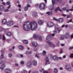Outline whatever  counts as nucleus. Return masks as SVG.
<instances>
[{
	"label": "nucleus",
	"mask_w": 73,
	"mask_h": 73,
	"mask_svg": "<svg viewBox=\"0 0 73 73\" xmlns=\"http://www.w3.org/2000/svg\"><path fill=\"white\" fill-rule=\"evenodd\" d=\"M72 21V19H71L69 21H68V23H69L71 22Z\"/></svg>",
	"instance_id": "de8ad7c7"
},
{
	"label": "nucleus",
	"mask_w": 73,
	"mask_h": 73,
	"mask_svg": "<svg viewBox=\"0 0 73 73\" xmlns=\"http://www.w3.org/2000/svg\"><path fill=\"white\" fill-rule=\"evenodd\" d=\"M46 14H47L48 15H50L52 14V11H51L50 12H48L46 13Z\"/></svg>",
	"instance_id": "c756f323"
},
{
	"label": "nucleus",
	"mask_w": 73,
	"mask_h": 73,
	"mask_svg": "<svg viewBox=\"0 0 73 73\" xmlns=\"http://www.w3.org/2000/svg\"><path fill=\"white\" fill-rule=\"evenodd\" d=\"M6 4L8 5H9L8 7H7L8 9H9V8L11 7V5H10V2L8 1L7 3Z\"/></svg>",
	"instance_id": "4be33fe9"
},
{
	"label": "nucleus",
	"mask_w": 73,
	"mask_h": 73,
	"mask_svg": "<svg viewBox=\"0 0 73 73\" xmlns=\"http://www.w3.org/2000/svg\"><path fill=\"white\" fill-rule=\"evenodd\" d=\"M47 25L48 27H52L54 25V24L52 22H49L47 23Z\"/></svg>",
	"instance_id": "1a4fd4ad"
},
{
	"label": "nucleus",
	"mask_w": 73,
	"mask_h": 73,
	"mask_svg": "<svg viewBox=\"0 0 73 73\" xmlns=\"http://www.w3.org/2000/svg\"><path fill=\"white\" fill-rule=\"evenodd\" d=\"M5 72L6 73H11V70L9 68H7L5 70Z\"/></svg>",
	"instance_id": "f8f14e48"
},
{
	"label": "nucleus",
	"mask_w": 73,
	"mask_h": 73,
	"mask_svg": "<svg viewBox=\"0 0 73 73\" xmlns=\"http://www.w3.org/2000/svg\"><path fill=\"white\" fill-rule=\"evenodd\" d=\"M7 26H11L13 24V23L12 21H9L7 23Z\"/></svg>",
	"instance_id": "9d476101"
},
{
	"label": "nucleus",
	"mask_w": 73,
	"mask_h": 73,
	"mask_svg": "<svg viewBox=\"0 0 73 73\" xmlns=\"http://www.w3.org/2000/svg\"><path fill=\"white\" fill-rule=\"evenodd\" d=\"M38 6V4H36L35 5V7H37Z\"/></svg>",
	"instance_id": "0e129e2a"
},
{
	"label": "nucleus",
	"mask_w": 73,
	"mask_h": 73,
	"mask_svg": "<svg viewBox=\"0 0 73 73\" xmlns=\"http://www.w3.org/2000/svg\"><path fill=\"white\" fill-rule=\"evenodd\" d=\"M71 17V16L70 15H67V19H68L69 18H70Z\"/></svg>",
	"instance_id": "4c0bfd02"
},
{
	"label": "nucleus",
	"mask_w": 73,
	"mask_h": 73,
	"mask_svg": "<svg viewBox=\"0 0 73 73\" xmlns=\"http://www.w3.org/2000/svg\"><path fill=\"white\" fill-rule=\"evenodd\" d=\"M43 73H48V72L44 71L43 72Z\"/></svg>",
	"instance_id": "680f3d73"
},
{
	"label": "nucleus",
	"mask_w": 73,
	"mask_h": 73,
	"mask_svg": "<svg viewBox=\"0 0 73 73\" xmlns=\"http://www.w3.org/2000/svg\"><path fill=\"white\" fill-rule=\"evenodd\" d=\"M2 4H3V5H6L5 3L4 2H2Z\"/></svg>",
	"instance_id": "4d7b16f0"
},
{
	"label": "nucleus",
	"mask_w": 73,
	"mask_h": 73,
	"mask_svg": "<svg viewBox=\"0 0 73 73\" xmlns=\"http://www.w3.org/2000/svg\"><path fill=\"white\" fill-rule=\"evenodd\" d=\"M4 9V7L3 5H1L0 6V10L2 11H3Z\"/></svg>",
	"instance_id": "5701e85b"
},
{
	"label": "nucleus",
	"mask_w": 73,
	"mask_h": 73,
	"mask_svg": "<svg viewBox=\"0 0 73 73\" xmlns=\"http://www.w3.org/2000/svg\"><path fill=\"white\" fill-rule=\"evenodd\" d=\"M58 10H59V11L60 12H61V11H62L61 9H60V8L58 7L56 8L55 9V11L57 12V11H58Z\"/></svg>",
	"instance_id": "a878e982"
},
{
	"label": "nucleus",
	"mask_w": 73,
	"mask_h": 73,
	"mask_svg": "<svg viewBox=\"0 0 73 73\" xmlns=\"http://www.w3.org/2000/svg\"><path fill=\"white\" fill-rule=\"evenodd\" d=\"M5 12H8V11H9V10L8 9H5L4 11Z\"/></svg>",
	"instance_id": "3c124183"
},
{
	"label": "nucleus",
	"mask_w": 73,
	"mask_h": 73,
	"mask_svg": "<svg viewBox=\"0 0 73 73\" xmlns=\"http://www.w3.org/2000/svg\"><path fill=\"white\" fill-rule=\"evenodd\" d=\"M71 38H73V35H72L71 36Z\"/></svg>",
	"instance_id": "774afa93"
},
{
	"label": "nucleus",
	"mask_w": 73,
	"mask_h": 73,
	"mask_svg": "<svg viewBox=\"0 0 73 73\" xmlns=\"http://www.w3.org/2000/svg\"><path fill=\"white\" fill-rule=\"evenodd\" d=\"M45 61H46V65H47V64H50V62L49 61V59H48V57H46L45 58Z\"/></svg>",
	"instance_id": "9b49d317"
},
{
	"label": "nucleus",
	"mask_w": 73,
	"mask_h": 73,
	"mask_svg": "<svg viewBox=\"0 0 73 73\" xmlns=\"http://www.w3.org/2000/svg\"><path fill=\"white\" fill-rule=\"evenodd\" d=\"M60 40H64V36H62L60 38Z\"/></svg>",
	"instance_id": "f704fd0d"
},
{
	"label": "nucleus",
	"mask_w": 73,
	"mask_h": 73,
	"mask_svg": "<svg viewBox=\"0 0 73 73\" xmlns=\"http://www.w3.org/2000/svg\"><path fill=\"white\" fill-rule=\"evenodd\" d=\"M54 28V29L55 30L57 29V31H58V33H59V32H60L62 29H61V27L59 26L58 27V25H57L55 26Z\"/></svg>",
	"instance_id": "20e7f679"
},
{
	"label": "nucleus",
	"mask_w": 73,
	"mask_h": 73,
	"mask_svg": "<svg viewBox=\"0 0 73 73\" xmlns=\"http://www.w3.org/2000/svg\"><path fill=\"white\" fill-rule=\"evenodd\" d=\"M63 58H66V56L65 55H64L63 56Z\"/></svg>",
	"instance_id": "052dcab7"
},
{
	"label": "nucleus",
	"mask_w": 73,
	"mask_h": 73,
	"mask_svg": "<svg viewBox=\"0 0 73 73\" xmlns=\"http://www.w3.org/2000/svg\"><path fill=\"white\" fill-rule=\"evenodd\" d=\"M38 23L40 25H42L44 23V21L42 20H38Z\"/></svg>",
	"instance_id": "4468645a"
},
{
	"label": "nucleus",
	"mask_w": 73,
	"mask_h": 73,
	"mask_svg": "<svg viewBox=\"0 0 73 73\" xmlns=\"http://www.w3.org/2000/svg\"><path fill=\"white\" fill-rule=\"evenodd\" d=\"M55 1L56 2H60V0H52V3L53 5L55 4Z\"/></svg>",
	"instance_id": "2eb2a0df"
},
{
	"label": "nucleus",
	"mask_w": 73,
	"mask_h": 73,
	"mask_svg": "<svg viewBox=\"0 0 73 73\" xmlns=\"http://www.w3.org/2000/svg\"><path fill=\"white\" fill-rule=\"evenodd\" d=\"M2 63V64L1 66L0 67L1 69L2 70H3L4 68L5 67V61H3L2 60L0 59V64Z\"/></svg>",
	"instance_id": "f03ea898"
},
{
	"label": "nucleus",
	"mask_w": 73,
	"mask_h": 73,
	"mask_svg": "<svg viewBox=\"0 0 73 73\" xmlns=\"http://www.w3.org/2000/svg\"><path fill=\"white\" fill-rule=\"evenodd\" d=\"M58 21L59 23H60V22L62 23L63 21V19L62 18H60L58 20Z\"/></svg>",
	"instance_id": "f3484780"
},
{
	"label": "nucleus",
	"mask_w": 73,
	"mask_h": 73,
	"mask_svg": "<svg viewBox=\"0 0 73 73\" xmlns=\"http://www.w3.org/2000/svg\"><path fill=\"white\" fill-rule=\"evenodd\" d=\"M7 21L6 20V19H4L2 21V23L3 24H7Z\"/></svg>",
	"instance_id": "aec40b11"
},
{
	"label": "nucleus",
	"mask_w": 73,
	"mask_h": 73,
	"mask_svg": "<svg viewBox=\"0 0 73 73\" xmlns=\"http://www.w3.org/2000/svg\"><path fill=\"white\" fill-rule=\"evenodd\" d=\"M15 66H19V64H15Z\"/></svg>",
	"instance_id": "e2e57ef3"
},
{
	"label": "nucleus",
	"mask_w": 73,
	"mask_h": 73,
	"mask_svg": "<svg viewBox=\"0 0 73 73\" xmlns=\"http://www.w3.org/2000/svg\"><path fill=\"white\" fill-rule=\"evenodd\" d=\"M21 64H24V62L23 61H22L21 62H20Z\"/></svg>",
	"instance_id": "79ce46f5"
},
{
	"label": "nucleus",
	"mask_w": 73,
	"mask_h": 73,
	"mask_svg": "<svg viewBox=\"0 0 73 73\" xmlns=\"http://www.w3.org/2000/svg\"><path fill=\"white\" fill-rule=\"evenodd\" d=\"M26 66L27 68H31L32 66V62L31 61H29L27 63Z\"/></svg>",
	"instance_id": "6e6552de"
},
{
	"label": "nucleus",
	"mask_w": 73,
	"mask_h": 73,
	"mask_svg": "<svg viewBox=\"0 0 73 73\" xmlns=\"http://www.w3.org/2000/svg\"><path fill=\"white\" fill-rule=\"evenodd\" d=\"M9 57H11V56H12V54H9Z\"/></svg>",
	"instance_id": "49530a36"
},
{
	"label": "nucleus",
	"mask_w": 73,
	"mask_h": 73,
	"mask_svg": "<svg viewBox=\"0 0 73 73\" xmlns=\"http://www.w3.org/2000/svg\"><path fill=\"white\" fill-rule=\"evenodd\" d=\"M51 38V36L50 35H48L46 37V40L48 41V40H50V38Z\"/></svg>",
	"instance_id": "a211bd4d"
},
{
	"label": "nucleus",
	"mask_w": 73,
	"mask_h": 73,
	"mask_svg": "<svg viewBox=\"0 0 73 73\" xmlns=\"http://www.w3.org/2000/svg\"><path fill=\"white\" fill-rule=\"evenodd\" d=\"M35 57H37V58H39V57H38V55H37V54L35 55Z\"/></svg>",
	"instance_id": "a18cd8bd"
},
{
	"label": "nucleus",
	"mask_w": 73,
	"mask_h": 73,
	"mask_svg": "<svg viewBox=\"0 0 73 73\" xmlns=\"http://www.w3.org/2000/svg\"><path fill=\"white\" fill-rule=\"evenodd\" d=\"M61 53H62V50H61L60 52V54H61Z\"/></svg>",
	"instance_id": "13d9d810"
},
{
	"label": "nucleus",
	"mask_w": 73,
	"mask_h": 73,
	"mask_svg": "<svg viewBox=\"0 0 73 73\" xmlns=\"http://www.w3.org/2000/svg\"><path fill=\"white\" fill-rule=\"evenodd\" d=\"M3 29L2 27H0V32H1Z\"/></svg>",
	"instance_id": "a19ab883"
},
{
	"label": "nucleus",
	"mask_w": 73,
	"mask_h": 73,
	"mask_svg": "<svg viewBox=\"0 0 73 73\" xmlns=\"http://www.w3.org/2000/svg\"><path fill=\"white\" fill-rule=\"evenodd\" d=\"M70 57H71V58H73V54H71Z\"/></svg>",
	"instance_id": "37998d69"
},
{
	"label": "nucleus",
	"mask_w": 73,
	"mask_h": 73,
	"mask_svg": "<svg viewBox=\"0 0 73 73\" xmlns=\"http://www.w3.org/2000/svg\"><path fill=\"white\" fill-rule=\"evenodd\" d=\"M48 46H45V48H46V49H48V48H49Z\"/></svg>",
	"instance_id": "864d4df0"
},
{
	"label": "nucleus",
	"mask_w": 73,
	"mask_h": 73,
	"mask_svg": "<svg viewBox=\"0 0 73 73\" xmlns=\"http://www.w3.org/2000/svg\"><path fill=\"white\" fill-rule=\"evenodd\" d=\"M40 9H44L45 8V4L44 3H41L39 6Z\"/></svg>",
	"instance_id": "0eeeda50"
},
{
	"label": "nucleus",
	"mask_w": 73,
	"mask_h": 73,
	"mask_svg": "<svg viewBox=\"0 0 73 73\" xmlns=\"http://www.w3.org/2000/svg\"><path fill=\"white\" fill-rule=\"evenodd\" d=\"M73 49V47H71L69 48V50H71V49Z\"/></svg>",
	"instance_id": "c03bdc74"
},
{
	"label": "nucleus",
	"mask_w": 73,
	"mask_h": 73,
	"mask_svg": "<svg viewBox=\"0 0 73 73\" xmlns=\"http://www.w3.org/2000/svg\"><path fill=\"white\" fill-rule=\"evenodd\" d=\"M32 15L33 16H34V17H36V16H37V14L36 13V12H34L33 13Z\"/></svg>",
	"instance_id": "393cba45"
},
{
	"label": "nucleus",
	"mask_w": 73,
	"mask_h": 73,
	"mask_svg": "<svg viewBox=\"0 0 73 73\" xmlns=\"http://www.w3.org/2000/svg\"><path fill=\"white\" fill-rule=\"evenodd\" d=\"M6 35L8 36H11L12 35V33L10 32H8L7 33Z\"/></svg>",
	"instance_id": "412c9836"
},
{
	"label": "nucleus",
	"mask_w": 73,
	"mask_h": 73,
	"mask_svg": "<svg viewBox=\"0 0 73 73\" xmlns=\"http://www.w3.org/2000/svg\"><path fill=\"white\" fill-rule=\"evenodd\" d=\"M19 48L21 50H23L24 49V46H19Z\"/></svg>",
	"instance_id": "c85d7f7f"
},
{
	"label": "nucleus",
	"mask_w": 73,
	"mask_h": 73,
	"mask_svg": "<svg viewBox=\"0 0 73 73\" xmlns=\"http://www.w3.org/2000/svg\"><path fill=\"white\" fill-rule=\"evenodd\" d=\"M23 28L24 30L25 31H28L30 29L31 31H35L37 28V25L35 21H32L30 22L27 21L24 24Z\"/></svg>",
	"instance_id": "f257e3e1"
},
{
	"label": "nucleus",
	"mask_w": 73,
	"mask_h": 73,
	"mask_svg": "<svg viewBox=\"0 0 73 73\" xmlns=\"http://www.w3.org/2000/svg\"><path fill=\"white\" fill-rule=\"evenodd\" d=\"M36 45H35V42H32V45L33 46H37V44L36 43Z\"/></svg>",
	"instance_id": "72a5a7b5"
},
{
	"label": "nucleus",
	"mask_w": 73,
	"mask_h": 73,
	"mask_svg": "<svg viewBox=\"0 0 73 73\" xmlns=\"http://www.w3.org/2000/svg\"><path fill=\"white\" fill-rule=\"evenodd\" d=\"M46 52L45 51L43 50V53L42 54L43 56L45 57L46 56Z\"/></svg>",
	"instance_id": "cd10ccee"
},
{
	"label": "nucleus",
	"mask_w": 73,
	"mask_h": 73,
	"mask_svg": "<svg viewBox=\"0 0 73 73\" xmlns=\"http://www.w3.org/2000/svg\"><path fill=\"white\" fill-rule=\"evenodd\" d=\"M28 7H25V11H27V10H28Z\"/></svg>",
	"instance_id": "58836bf2"
},
{
	"label": "nucleus",
	"mask_w": 73,
	"mask_h": 73,
	"mask_svg": "<svg viewBox=\"0 0 73 73\" xmlns=\"http://www.w3.org/2000/svg\"><path fill=\"white\" fill-rule=\"evenodd\" d=\"M49 45H50V46H54V45L53 44V43L51 42H50L48 41V42Z\"/></svg>",
	"instance_id": "bb28decb"
},
{
	"label": "nucleus",
	"mask_w": 73,
	"mask_h": 73,
	"mask_svg": "<svg viewBox=\"0 0 73 73\" xmlns=\"http://www.w3.org/2000/svg\"><path fill=\"white\" fill-rule=\"evenodd\" d=\"M33 73H38V72H37V71H34Z\"/></svg>",
	"instance_id": "6e6d98bb"
},
{
	"label": "nucleus",
	"mask_w": 73,
	"mask_h": 73,
	"mask_svg": "<svg viewBox=\"0 0 73 73\" xmlns=\"http://www.w3.org/2000/svg\"><path fill=\"white\" fill-rule=\"evenodd\" d=\"M66 7H64L62 9V10L63 11H66Z\"/></svg>",
	"instance_id": "c9c22d12"
},
{
	"label": "nucleus",
	"mask_w": 73,
	"mask_h": 73,
	"mask_svg": "<svg viewBox=\"0 0 73 73\" xmlns=\"http://www.w3.org/2000/svg\"><path fill=\"white\" fill-rule=\"evenodd\" d=\"M62 16H64V17H65V16H66V15L65 14H62Z\"/></svg>",
	"instance_id": "603ef678"
},
{
	"label": "nucleus",
	"mask_w": 73,
	"mask_h": 73,
	"mask_svg": "<svg viewBox=\"0 0 73 73\" xmlns=\"http://www.w3.org/2000/svg\"><path fill=\"white\" fill-rule=\"evenodd\" d=\"M20 56L21 57H23V55L21 54L20 55Z\"/></svg>",
	"instance_id": "338daca9"
},
{
	"label": "nucleus",
	"mask_w": 73,
	"mask_h": 73,
	"mask_svg": "<svg viewBox=\"0 0 73 73\" xmlns=\"http://www.w3.org/2000/svg\"><path fill=\"white\" fill-rule=\"evenodd\" d=\"M54 33L53 34H51V36H53V37H54V35L55 34H56L57 33V31H54Z\"/></svg>",
	"instance_id": "2f4dec72"
},
{
	"label": "nucleus",
	"mask_w": 73,
	"mask_h": 73,
	"mask_svg": "<svg viewBox=\"0 0 73 73\" xmlns=\"http://www.w3.org/2000/svg\"><path fill=\"white\" fill-rule=\"evenodd\" d=\"M65 68L66 70H68V71H71L72 70V68H71V67L69 65H66L65 66Z\"/></svg>",
	"instance_id": "423d86ee"
},
{
	"label": "nucleus",
	"mask_w": 73,
	"mask_h": 73,
	"mask_svg": "<svg viewBox=\"0 0 73 73\" xmlns=\"http://www.w3.org/2000/svg\"><path fill=\"white\" fill-rule=\"evenodd\" d=\"M69 11H73V9H69Z\"/></svg>",
	"instance_id": "69168bd1"
},
{
	"label": "nucleus",
	"mask_w": 73,
	"mask_h": 73,
	"mask_svg": "<svg viewBox=\"0 0 73 73\" xmlns=\"http://www.w3.org/2000/svg\"><path fill=\"white\" fill-rule=\"evenodd\" d=\"M40 72H43V71H44V69H41L40 70Z\"/></svg>",
	"instance_id": "09e8293b"
},
{
	"label": "nucleus",
	"mask_w": 73,
	"mask_h": 73,
	"mask_svg": "<svg viewBox=\"0 0 73 73\" xmlns=\"http://www.w3.org/2000/svg\"><path fill=\"white\" fill-rule=\"evenodd\" d=\"M6 41H7V42H10V40L9 39H7L6 40Z\"/></svg>",
	"instance_id": "8fccbe9b"
},
{
	"label": "nucleus",
	"mask_w": 73,
	"mask_h": 73,
	"mask_svg": "<svg viewBox=\"0 0 73 73\" xmlns=\"http://www.w3.org/2000/svg\"><path fill=\"white\" fill-rule=\"evenodd\" d=\"M58 72V71L57 69L54 68V73H57Z\"/></svg>",
	"instance_id": "473e14b6"
},
{
	"label": "nucleus",
	"mask_w": 73,
	"mask_h": 73,
	"mask_svg": "<svg viewBox=\"0 0 73 73\" xmlns=\"http://www.w3.org/2000/svg\"><path fill=\"white\" fill-rule=\"evenodd\" d=\"M5 39H6L4 35H3V40H5Z\"/></svg>",
	"instance_id": "e433bc0d"
},
{
	"label": "nucleus",
	"mask_w": 73,
	"mask_h": 73,
	"mask_svg": "<svg viewBox=\"0 0 73 73\" xmlns=\"http://www.w3.org/2000/svg\"><path fill=\"white\" fill-rule=\"evenodd\" d=\"M23 42L25 44H27L28 43V41L27 40H23Z\"/></svg>",
	"instance_id": "b1692460"
},
{
	"label": "nucleus",
	"mask_w": 73,
	"mask_h": 73,
	"mask_svg": "<svg viewBox=\"0 0 73 73\" xmlns=\"http://www.w3.org/2000/svg\"><path fill=\"white\" fill-rule=\"evenodd\" d=\"M18 7H19V8H21V5H18Z\"/></svg>",
	"instance_id": "bf43d9fd"
},
{
	"label": "nucleus",
	"mask_w": 73,
	"mask_h": 73,
	"mask_svg": "<svg viewBox=\"0 0 73 73\" xmlns=\"http://www.w3.org/2000/svg\"><path fill=\"white\" fill-rule=\"evenodd\" d=\"M33 38L35 39H38L40 41H42V38L41 36L36 34H34L33 35Z\"/></svg>",
	"instance_id": "7ed1b4c3"
},
{
	"label": "nucleus",
	"mask_w": 73,
	"mask_h": 73,
	"mask_svg": "<svg viewBox=\"0 0 73 73\" xmlns=\"http://www.w3.org/2000/svg\"><path fill=\"white\" fill-rule=\"evenodd\" d=\"M53 19L54 20H55V21H58V20L55 17H54Z\"/></svg>",
	"instance_id": "ea45409f"
},
{
	"label": "nucleus",
	"mask_w": 73,
	"mask_h": 73,
	"mask_svg": "<svg viewBox=\"0 0 73 73\" xmlns=\"http://www.w3.org/2000/svg\"><path fill=\"white\" fill-rule=\"evenodd\" d=\"M27 7H31V6L29 5V4H28L27 5Z\"/></svg>",
	"instance_id": "5fc2aeb1"
},
{
	"label": "nucleus",
	"mask_w": 73,
	"mask_h": 73,
	"mask_svg": "<svg viewBox=\"0 0 73 73\" xmlns=\"http://www.w3.org/2000/svg\"><path fill=\"white\" fill-rule=\"evenodd\" d=\"M69 37V34L68 33H67L66 34L64 35V37L66 38H68Z\"/></svg>",
	"instance_id": "dca6fc26"
},
{
	"label": "nucleus",
	"mask_w": 73,
	"mask_h": 73,
	"mask_svg": "<svg viewBox=\"0 0 73 73\" xmlns=\"http://www.w3.org/2000/svg\"><path fill=\"white\" fill-rule=\"evenodd\" d=\"M4 51L3 50H2L1 51V53H2V54H1V58H4V55H3V53H4Z\"/></svg>",
	"instance_id": "6ab92c4d"
},
{
	"label": "nucleus",
	"mask_w": 73,
	"mask_h": 73,
	"mask_svg": "<svg viewBox=\"0 0 73 73\" xmlns=\"http://www.w3.org/2000/svg\"><path fill=\"white\" fill-rule=\"evenodd\" d=\"M21 73H27V72L26 70H23L21 72Z\"/></svg>",
	"instance_id": "7c9ffc66"
},
{
	"label": "nucleus",
	"mask_w": 73,
	"mask_h": 73,
	"mask_svg": "<svg viewBox=\"0 0 73 73\" xmlns=\"http://www.w3.org/2000/svg\"><path fill=\"white\" fill-rule=\"evenodd\" d=\"M32 63L34 66H36L37 65V61L35 60H34L33 61Z\"/></svg>",
	"instance_id": "ddd939ff"
},
{
	"label": "nucleus",
	"mask_w": 73,
	"mask_h": 73,
	"mask_svg": "<svg viewBox=\"0 0 73 73\" xmlns=\"http://www.w3.org/2000/svg\"><path fill=\"white\" fill-rule=\"evenodd\" d=\"M59 58H60V60H62L61 57L58 58L57 56H54L52 57V59L55 61H58Z\"/></svg>",
	"instance_id": "39448f33"
}]
</instances>
